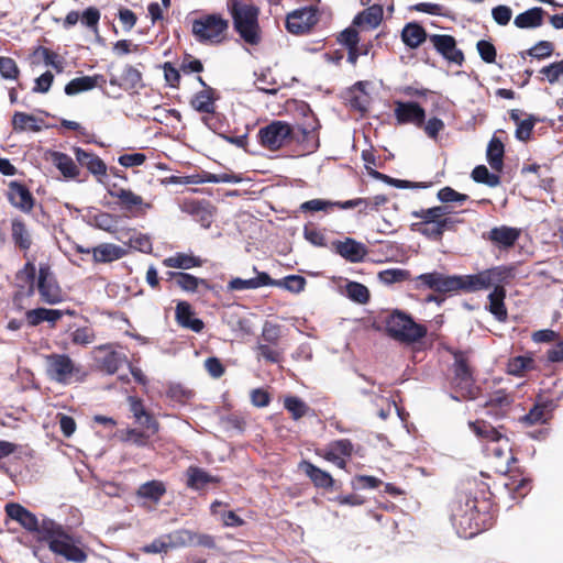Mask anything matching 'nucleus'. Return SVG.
Listing matches in <instances>:
<instances>
[{
	"mask_svg": "<svg viewBox=\"0 0 563 563\" xmlns=\"http://www.w3.org/2000/svg\"><path fill=\"white\" fill-rule=\"evenodd\" d=\"M163 265L169 268L190 269L202 265V261L186 253H176L163 260Z\"/></svg>",
	"mask_w": 563,
	"mask_h": 563,
	"instance_id": "nucleus-31",
	"label": "nucleus"
},
{
	"mask_svg": "<svg viewBox=\"0 0 563 563\" xmlns=\"http://www.w3.org/2000/svg\"><path fill=\"white\" fill-rule=\"evenodd\" d=\"M494 21L499 25H507L512 16V11L507 5H497L492 10Z\"/></svg>",
	"mask_w": 563,
	"mask_h": 563,
	"instance_id": "nucleus-62",
	"label": "nucleus"
},
{
	"mask_svg": "<svg viewBox=\"0 0 563 563\" xmlns=\"http://www.w3.org/2000/svg\"><path fill=\"white\" fill-rule=\"evenodd\" d=\"M427 37L424 29L418 23H408L401 32L402 42L410 48L419 47Z\"/></svg>",
	"mask_w": 563,
	"mask_h": 563,
	"instance_id": "nucleus-34",
	"label": "nucleus"
},
{
	"mask_svg": "<svg viewBox=\"0 0 563 563\" xmlns=\"http://www.w3.org/2000/svg\"><path fill=\"white\" fill-rule=\"evenodd\" d=\"M187 485L192 489H201L210 483H217L218 478L211 476L200 467L190 466L187 470Z\"/></svg>",
	"mask_w": 563,
	"mask_h": 563,
	"instance_id": "nucleus-35",
	"label": "nucleus"
},
{
	"mask_svg": "<svg viewBox=\"0 0 563 563\" xmlns=\"http://www.w3.org/2000/svg\"><path fill=\"white\" fill-rule=\"evenodd\" d=\"M25 317L27 323L32 327H35L43 321H47L54 325L63 317V311L57 309L36 308L29 310L25 313Z\"/></svg>",
	"mask_w": 563,
	"mask_h": 563,
	"instance_id": "nucleus-27",
	"label": "nucleus"
},
{
	"mask_svg": "<svg viewBox=\"0 0 563 563\" xmlns=\"http://www.w3.org/2000/svg\"><path fill=\"white\" fill-rule=\"evenodd\" d=\"M109 195L112 198H115L119 200L122 209L130 211V212H136V211H141L143 209H150L152 207L151 203L145 202L140 195H136L131 189L117 188V189L110 190Z\"/></svg>",
	"mask_w": 563,
	"mask_h": 563,
	"instance_id": "nucleus-13",
	"label": "nucleus"
},
{
	"mask_svg": "<svg viewBox=\"0 0 563 563\" xmlns=\"http://www.w3.org/2000/svg\"><path fill=\"white\" fill-rule=\"evenodd\" d=\"M512 404V397L504 389H498L492 393L486 400L484 408L486 413L493 418H504Z\"/></svg>",
	"mask_w": 563,
	"mask_h": 563,
	"instance_id": "nucleus-12",
	"label": "nucleus"
},
{
	"mask_svg": "<svg viewBox=\"0 0 563 563\" xmlns=\"http://www.w3.org/2000/svg\"><path fill=\"white\" fill-rule=\"evenodd\" d=\"M346 294L349 298L358 303H365L369 297L367 287L356 282L346 285Z\"/></svg>",
	"mask_w": 563,
	"mask_h": 563,
	"instance_id": "nucleus-52",
	"label": "nucleus"
},
{
	"mask_svg": "<svg viewBox=\"0 0 563 563\" xmlns=\"http://www.w3.org/2000/svg\"><path fill=\"white\" fill-rule=\"evenodd\" d=\"M75 345L87 346L96 341L95 331L89 327L77 328L70 333Z\"/></svg>",
	"mask_w": 563,
	"mask_h": 563,
	"instance_id": "nucleus-49",
	"label": "nucleus"
},
{
	"mask_svg": "<svg viewBox=\"0 0 563 563\" xmlns=\"http://www.w3.org/2000/svg\"><path fill=\"white\" fill-rule=\"evenodd\" d=\"M291 126L283 121H274L262 128L258 136L263 146L275 151L280 148L291 136Z\"/></svg>",
	"mask_w": 563,
	"mask_h": 563,
	"instance_id": "nucleus-8",
	"label": "nucleus"
},
{
	"mask_svg": "<svg viewBox=\"0 0 563 563\" xmlns=\"http://www.w3.org/2000/svg\"><path fill=\"white\" fill-rule=\"evenodd\" d=\"M553 52L552 43L548 41H540L528 51V54L536 58H545L551 56Z\"/></svg>",
	"mask_w": 563,
	"mask_h": 563,
	"instance_id": "nucleus-63",
	"label": "nucleus"
},
{
	"mask_svg": "<svg viewBox=\"0 0 563 563\" xmlns=\"http://www.w3.org/2000/svg\"><path fill=\"white\" fill-rule=\"evenodd\" d=\"M48 159L66 178H75L79 174V169L73 158L62 152H48Z\"/></svg>",
	"mask_w": 563,
	"mask_h": 563,
	"instance_id": "nucleus-24",
	"label": "nucleus"
},
{
	"mask_svg": "<svg viewBox=\"0 0 563 563\" xmlns=\"http://www.w3.org/2000/svg\"><path fill=\"white\" fill-rule=\"evenodd\" d=\"M11 231L14 243L22 250H29L32 244V239L25 224L15 219L12 221Z\"/></svg>",
	"mask_w": 563,
	"mask_h": 563,
	"instance_id": "nucleus-42",
	"label": "nucleus"
},
{
	"mask_svg": "<svg viewBox=\"0 0 563 563\" xmlns=\"http://www.w3.org/2000/svg\"><path fill=\"white\" fill-rule=\"evenodd\" d=\"M92 224L100 230L113 232L117 229L118 221L115 216L107 212H99L92 217Z\"/></svg>",
	"mask_w": 563,
	"mask_h": 563,
	"instance_id": "nucleus-50",
	"label": "nucleus"
},
{
	"mask_svg": "<svg viewBox=\"0 0 563 563\" xmlns=\"http://www.w3.org/2000/svg\"><path fill=\"white\" fill-rule=\"evenodd\" d=\"M520 236V230L507 225L495 227L488 232L487 239L499 247H511Z\"/></svg>",
	"mask_w": 563,
	"mask_h": 563,
	"instance_id": "nucleus-19",
	"label": "nucleus"
},
{
	"mask_svg": "<svg viewBox=\"0 0 563 563\" xmlns=\"http://www.w3.org/2000/svg\"><path fill=\"white\" fill-rule=\"evenodd\" d=\"M165 485L159 481H151L142 484L137 489V496L140 498L148 499L153 503H157L161 497L165 494Z\"/></svg>",
	"mask_w": 563,
	"mask_h": 563,
	"instance_id": "nucleus-37",
	"label": "nucleus"
},
{
	"mask_svg": "<svg viewBox=\"0 0 563 563\" xmlns=\"http://www.w3.org/2000/svg\"><path fill=\"white\" fill-rule=\"evenodd\" d=\"M504 157V144L497 139L493 137L487 146V161L494 170H501Z\"/></svg>",
	"mask_w": 563,
	"mask_h": 563,
	"instance_id": "nucleus-39",
	"label": "nucleus"
},
{
	"mask_svg": "<svg viewBox=\"0 0 563 563\" xmlns=\"http://www.w3.org/2000/svg\"><path fill=\"white\" fill-rule=\"evenodd\" d=\"M368 85L366 81H358L349 91L350 106L360 112H365L371 102V97L366 91Z\"/></svg>",
	"mask_w": 563,
	"mask_h": 563,
	"instance_id": "nucleus-21",
	"label": "nucleus"
},
{
	"mask_svg": "<svg viewBox=\"0 0 563 563\" xmlns=\"http://www.w3.org/2000/svg\"><path fill=\"white\" fill-rule=\"evenodd\" d=\"M395 115L399 123H412L422 125L426 112L416 102H396Z\"/></svg>",
	"mask_w": 563,
	"mask_h": 563,
	"instance_id": "nucleus-14",
	"label": "nucleus"
},
{
	"mask_svg": "<svg viewBox=\"0 0 563 563\" xmlns=\"http://www.w3.org/2000/svg\"><path fill=\"white\" fill-rule=\"evenodd\" d=\"M506 289L504 285L495 287L488 295L489 306L488 310L498 321H505L507 319V309L505 307Z\"/></svg>",
	"mask_w": 563,
	"mask_h": 563,
	"instance_id": "nucleus-25",
	"label": "nucleus"
},
{
	"mask_svg": "<svg viewBox=\"0 0 563 563\" xmlns=\"http://www.w3.org/2000/svg\"><path fill=\"white\" fill-rule=\"evenodd\" d=\"M190 106L198 112L213 113L214 112V91L208 87L195 93L190 101Z\"/></svg>",
	"mask_w": 563,
	"mask_h": 563,
	"instance_id": "nucleus-32",
	"label": "nucleus"
},
{
	"mask_svg": "<svg viewBox=\"0 0 563 563\" xmlns=\"http://www.w3.org/2000/svg\"><path fill=\"white\" fill-rule=\"evenodd\" d=\"M409 278V273L401 268H389L378 273V279L386 285L399 283Z\"/></svg>",
	"mask_w": 563,
	"mask_h": 563,
	"instance_id": "nucleus-51",
	"label": "nucleus"
},
{
	"mask_svg": "<svg viewBox=\"0 0 563 563\" xmlns=\"http://www.w3.org/2000/svg\"><path fill=\"white\" fill-rule=\"evenodd\" d=\"M552 409V401L538 402L533 406L529 413L522 418V421L530 426L544 423L551 418Z\"/></svg>",
	"mask_w": 563,
	"mask_h": 563,
	"instance_id": "nucleus-30",
	"label": "nucleus"
},
{
	"mask_svg": "<svg viewBox=\"0 0 563 563\" xmlns=\"http://www.w3.org/2000/svg\"><path fill=\"white\" fill-rule=\"evenodd\" d=\"M498 443L499 444L497 446L489 448L487 450L490 451L496 459L497 471L506 473L509 471V462L515 461V459L511 456L507 439L503 438V441Z\"/></svg>",
	"mask_w": 563,
	"mask_h": 563,
	"instance_id": "nucleus-33",
	"label": "nucleus"
},
{
	"mask_svg": "<svg viewBox=\"0 0 563 563\" xmlns=\"http://www.w3.org/2000/svg\"><path fill=\"white\" fill-rule=\"evenodd\" d=\"M438 198L442 202H459L462 203L467 200V196L455 191L451 187H444L438 191Z\"/></svg>",
	"mask_w": 563,
	"mask_h": 563,
	"instance_id": "nucleus-59",
	"label": "nucleus"
},
{
	"mask_svg": "<svg viewBox=\"0 0 563 563\" xmlns=\"http://www.w3.org/2000/svg\"><path fill=\"white\" fill-rule=\"evenodd\" d=\"M449 223L448 219H443L442 222L424 223L419 231L430 238H440L444 232Z\"/></svg>",
	"mask_w": 563,
	"mask_h": 563,
	"instance_id": "nucleus-56",
	"label": "nucleus"
},
{
	"mask_svg": "<svg viewBox=\"0 0 563 563\" xmlns=\"http://www.w3.org/2000/svg\"><path fill=\"white\" fill-rule=\"evenodd\" d=\"M510 118L516 122L517 129H516V137L520 141H527L529 140L533 126H534V120L529 118L525 120H520L519 114L517 111L512 110L510 113Z\"/></svg>",
	"mask_w": 563,
	"mask_h": 563,
	"instance_id": "nucleus-45",
	"label": "nucleus"
},
{
	"mask_svg": "<svg viewBox=\"0 0 563 563\" xmlns=\"http://www.w3.org/2000/svg\"><path fill=\"white\" fill-rule=\"evenodd\" d=\"M540 73L547 77L550 84H554L563 76V59L543 67Z\"/></svg>",
	"mask_w": 563,
	"mask_h": 563,
	"instance_id": "nucleus-61",
	"label": "nucleus"
},
{
	"mask_svg": "<svg viewBox=\"0 0 563 563\" xmlns=\"http://www.w3.org/2000/svg\"><path fill=\"white\" fill-rule=\"evenodd\" d=\"M285 408L292 415L294 419L301 418L308 410L307 405L297 397H287Z\"/></svg>",
	"mask_w": 563,
	"mask_h": 563,
	"instance_id": "nucleus-54",
	"label": "nucleus"
},
{
	"mask_svg": "<svg viewBox=\"0 0 563 563\" xmlns=\"http://www.w3.org/2000/svg\"><path fill=\"white\" fill-rule=\"evenodd\" d=\"M9 200L14 207L23 211H30L33 207V198L30 191L18 183L10 184Z\"/></svg>",
	"mask_w": 563,
	"mask_h": 563,
	"instance_id": "nucleus-23",
	"label": "nucleus"
},
{
	"mask_svg": "<svg viewBox=\"0 0 563 563\" xmlns=\"http://www.w3.org/2000/svg\"><path fill=\"white\" fill-rule=\"evenodd\" d=\"M12 125L15 132H38L42 130L43 120L25 112H15L12 118Z\"/></svg>",
	"mask_w": 563,
	"mask_h": 563,
	"instance_id": "nucleus-29",
	"label": "nucleus"
},
{
	"mask_svg": "<svg viewBox=\"0 0 563 563\" xmlns=\"http://www.w3.org/2000/svg\"><path fill=\"white\" fill-rule=\"evenodd\" d=\"M5 512L9 518L18 521L24 529L36 533L38 540L47 541L49 550L54 553L77 563L86 561V553L54 520L45 518L40 522L33 512L15 503L7 504Z\"/></svg>",
	"mask_w": 563,
	"mask_h": 563,
	"instance_id": "nucleus-1",
	"label": "nucleus"
},
{
	"mask_svg": "<svg viewBox=\"0 0 563 563\" xmlns=\"http://www.w3.org/2000/svg\"><path fill=\"white\" fill-rule=\"evenodd\" d=\"M19 67L14 59L10 57H0V75L4 79L14 80L19 76Z\"/></svg>",
	"mask_w": 563,
	"mask_h": 563,
	"instance_id": "nucleus-53",
	"label": "nucleus"
},
{
	"mask_svg": "<svg viewBox=\"0 0 563 563\" xmlns=\"http://www.w3.org/2000/svg\"><path fill=\"white\" fill-rule=\"evenodd\" d=\"M46 371L52 379L66 383L74 372V363L68 355L52 354L46 356Z\"/></svg>",
	"mask_w": 563,
	"mask_h": 563,
	"instance_id": "nucleus-10",
	"label": "nucleus"
},
{
	"mask_svg": "<svg viewBox=\"0 0 563 563\" xmlns=\"http://www.w3.org/2000/svg\"><path fill=\"white\" fill-rule=\"evenodd\" d=\"M200 284H206L203 279L197 278L190 274L181 273V275L178 276V283L177 286L180 287L185 291H196L198 286Z\"/></svg>",
	"mask_w": 563,
	"mask_h": 563,
	"instance_id": "nucleus-55",
	"label": "nucleus"
},
{
	"mask_svg": "<svg viewBox=\"0 0 563 563\" xmlns=\"http://www.w3.org/2000/svg\"><path fill=\"white\" fill-rule=\"evenodd\" d=\"M95 263H111L125 256L126 251L112 243H101L91 249Z\"/></svg>",
	"mask_w": 563,
	"mask_h": 563,
	"instance_id": "nucleus-20",
	"label": "nucleus"
},
{
	"mask_svg": "<svg viewBox=\"0 0 563 563\" xmlns=\"http://www.w3.org/2000/svg\"><path fill=\"white\" fill-rule=\"evenodd\" d=\"M176 318L180 325L195 332H200L203 329V322L200 319L194 318L190 305L186 301L177 303Z\"/></svg>",
	"mask_w": 563,
	"mask_h": 563,
	"instance_id": "nucleus-26",
	"label": "nucleus"
},
{
	"mask_svg": "<svg viewBox=\"0 0 563 563\" xmlns=\"http://www.w3.org/2000/svg\"><path fill=\"white\" fill-rule=\"evenodd\" d=\"M335 207L334 201L323 200V199H311L305 201L300 206L301 211H328L329 209Z\"/></svg>",
	"mask_w": 563,
	"mask_h": 563,
	"instance_id": "nucleus-57",
	"label": "nucleus"
},
{
	"mask_svg": "<svg viewBox=\"0 0 563 563\" xmlns=\"http://www.w3.org/2000/svg\"><path fill=\"white\" fill-rule=\"evenodd\" d=\"M389 335L402 343H413L423 338L427 329L416 323L408 314L394 311L386 323Z\"/></svg>",
	"mask_w": 563,
	"mask_h": 563,
	"instance_id": "nucleus-5",
	"label": "nucleus"
},
{
	"mask_svg": "<svg viewBox=\"0 0 563 563\" xmlns=\"http://www.w3.org/2000/svg\"><path fill=\"white\" fill-rule=\"evenodd\" d=\"M275 285V282L272 280L268 274L258 273L255 277L243 279V278H233L230 280L228 288L230 290H246V289H256L262 286Z\"/></svg>",
	"mask_w": 563,
	"mask_h": 563,
	"instance_id": "nucleus-22",
	"label": "nucleus"
},
{
	"mask_svg": "<svg viewBox=\"0 0 563 563\" xmlns=\"http://www.w3.org/2000/svg\"><path fill=\"white\" fill-rule=\"evenodd\" d=\"M454 368V384L461 390L463 397L473 399L477 395V388L473 384L472 373L463 358H456Z\"/></svg>",
	"mask_w": 563,
	"mask_h": 563,
	"instance_id": "nucleus-11",
	"label": "nucleus"
},
{
	"mask_svg": "<svg viewBox=\"0 0 563 563\" xmlns=\"http://www.w3.org/2000/svg\"><path fill=\"white\" fill-rule=\"evenodd\" d=\"M167 549H176L191 545L195 543L196 534L189 530H176L168 534H164Z\"/></svg>",
	"mask_w": 563,
	"mask_h": 563,
	"instance_id": "nucleus-36",
	"label": "nucleus"
},
{
	"mask_svg": "<svg viewBox=\"0 0 563 563\" xmlns=\"http://www.w3.org/2000/svg\"><path fill=\"white\" fill-rule=\"evenodd\" d=\"M229 21L220 14H205L192 20L191 33L201 44L216 45L224 41Z\"/></svg>",
	"mask_w": 563,
	"mask_h": 563,
	"instance_id": "nucleus-3",
	"label": "nucleus"
},
{
	"mask_svg": "<svg viewBox=\"0 0 563 563\" xmlns=\"http://www.w3.org/2000/svg\"><path fill=\"white\" fill-rule=\"evenodd\" d=\"M543 14L542 8L534 7L518 14L514 20V24L519 29H536L542 25Z\"/></svg>",
	"mask_w": 563,
	"mask_h": 563,
	"instance_id": "nucleus-28",
	"label": "nucleus"
},
{
	"mask_svg": "<svg viewBox=\"0 0 563 563\" xmlns=\"http://www.w3.org/2000/svg\"><path fill=\"white\" fill-rule=\"evenodd\" d=\"M449 213L448 207L439 206L429 209H421L420 211H413L412 216L419 218L424 223L442 222L443 217Z\"/></svg>",
	"mask_w": 563,
	"mask_h": 563,
	"instance_id": "nucleus-44",
	"label": "nucleus"
},
{
	"mask_svg": "<svg viewBox=\"0 0 563 563\" xmlns=\"http://www.w3.org/2000/svg\"><path fill=\"white\" fill-rule=\"evenodd\" d=\"M318 22L317 10L301 8L287 14L286 27L292 34H303Z\"/></svg>",
	"mask_w": 563,
	"mask_h": 563,
	"instance_id": "nucleus-9",
	"label": "nucleus"
},
{
	"mask_svg": "<svg viewBox=\"0 0 563 563\" xmlns=\"http://www.w3.org/2000/svg\"><path fill=\"white\" fill-rule=\"evenodd\" d=\"M152 434L147 431H139L137 429H126L120 432V439L123 442H130L137 446H145Z\"/></svg>",
	"mask_w": 563,
	"mask_h": 563,
	"instance_id": "nucleus-48",
	"label": "nucleus"
},
{
	"mask_svg": "<svg viewBox=\"0 0 563 563\" xmlns=\"http://www.w3.org/2000/svg\"><path fill=\"white\" fill-rule=\"evenodd\" d=\"M470 428L478 438L483 440L490 442L503 441V434L496 428L486 423L485 421L470 422Z\"/></svg>",
	"mask_w": 563,
	"mask_h": 563,
	"instance_id": "nucleus-40",
	"label": "nucleus"
},
{
	"mask_svg": "<svg viewBox=\"0 0 563 563\" xmlns=\"http://www.w3.org/2000/svg\"><path fill=\"white\" fill-rule=\"evenodd\" d=\"M142 86V74L133 66L126 65L121 74L120 87L124 90L137 89Z\"/></svg>",
	"mask_w": 563,
	"mask_h": 563,
	"instance_id": "nucleus-43",
	"label": "nucleus"
},
{
	"mask_svg": "<svg viewBox=\"0 0 563 563\" xmlns=\"http://www.w3.org/2000/svg\"><path fill=\"white\" fill-rule=\"evenodd\" d=\"M41 300L47 305H56L63 300L62 289L47 264H41L36 280Z\"/></svg>",
	"mask_w": 563,
	"mask_h": 563,
	"instance_id": "nucleus-6",
	"label": "nucleus"
},
{
	"mask_svg": "<svg viewBox=\"0 0 563 563\" xmlns=\"http://www.w3.org/2000/svg\"><path fill=\"white\" fill-rule=\"evenodd\" d=\"M534 361L530 356H516L508 362L507 369L511 375L520 376L533 368Z\"/></svg>",
	"mask_w": 563,
	"mask_h": 563,
	"instance_id": "nucleus-46",
	"label": "nucleus"
},
{
	"mask_svg": "<svg viewBox=\"0 0 563 563\" xmlns=\"http://www.w3.org/2000/svg\"><path fill=\"white\" fill-rule=\"evenodd\" d=\"M477 52L481 56V58L488 64H492L496 59V48L495 46L485 40H481L477 42Z\"/></svg>",
	"mask_w": 563,
	"mask_h": 563,
	"instance_id": "nucleus-58",
	"label": "nucleus"
},
{
	"mask_svg": "<svg viewBox=\"0 0 563 563\" xmlns=\"http://www.w3.org/2000/svg\"><path fill=\"white\" fill-rule=\"evenodd\" d=\"M472 178L476 183L485 184L489 187H497L500 179L497 175L489 173L484 165L476 166L472 172Z\"/></svg>",
	"mask_w": 563,
	"mask_h": 563,
	"instance_id": "nucleus-47",
	"label": "nucleus"
},
{
	"mask_svg": "<svg viewBox=\"0 0 563 563\" xmlns=\"http://www.w3.org/2000/svg\"><path fill=\"white\" fill-rule=\"evenodd\" d=\"M515 277V269L510 266H495L473 275H464V290L474 292L483 289L508 284Z\"/></svg>",
	"mask_w": 563,
	"mask_h": 563,
	"instance_id": "nucleus-4",
	"label": "nucleus"
},
{
	"mask_svg": "<svg viewBox=\"0 0 563 563\" xmlns=\"http://www.w3.org/2000/svg\"><path fill=\"white\" fill-rule=\"evenodd\" d=\"M104 84L106 78L102 75L82 76L71 79L65 87V93L74 96L96 87H102Z\"/></svg>",
	"mask_w": 563,
	"mask_h": 563,
	"instance_id": "nucleus-18",
	"label": "nucleus"
},
{
	"mask_svg": "<svg viewBox=\"0 0 563 563\" xmlns=\"http://www.w3.org/2000/svg\"><path fill=\"white\" fill-rule=\"evenodd\" d=\"M91 355L98 366L107 374H114L123 364L128 363L126 355L117 350L114 344L108 343L96 346Z\"/></svg>",
	"mask_w": 563,
	"mask_h": 563,
	"instance_id": "nucleus-7",
	"label": "nucleus"
},
{
	"mask_svg": "<svg viewBox=\"0 0 563 563\" xmlns=\"http://www.w3.org/2000/svg\"><path fill=\"white\" fill-rule=\"evenodd\" d=\"M130 245L131 247L144 253H148L152 250V243L150 238L141 233L131 236Z\"/></svg>",
	"mask_w": 563,
	"mask_h": 563,
	"instance_id": "nucleus-64",
	"label": "nucleus"
},
{
	"mask_svg": "<svg viewBox=\"0 0 563 563\" xmlns=\"http://www.w3.org/2000/svg\"><path fill=\"white\" fill-rule=\"evenodd\" d=\"M431 42L437 51L450 62L461 64L464 59L463 53L456 48V42L451 35H432Z\"/></svg>",
	"mask_w": 563,
	"mask_h": 563,
	"instance_id": "nucleus-15",
	"label": "nucleus"
},
{
	"mask_svg": "<svg viewBox=\"0 0 563 563\" xmlns=\"http://www.w3.org/2000/svg\"><path fill=\"white\" fill-rule=\"evenodd\" d=\"M464 290V276H444L442 275L439 291Z\"/></svg>",
	"mask_w": 563,
	"mask_h": 563,
	"instance_id": "nucleus-60",
	"label": "nucleus"
},
{
	"mask_svg": "<svg viewBox=\"0 0 563 563\" xmlns=\"http://www.w3.org/2000/svg\"><path fill=\"white\" fill-rule=\"evenodd\" d=\"M227 8L232 16L234 29L240 36L249 44H257L261 40L258 8L249 0H227Z\"/></svg>",
	"mask_w": 563,
	"mask_h": 563,
	"instance_id": "nucleus-2",
	"label": "nucleus"
},
{
	"mask_svg": "<svg viewBox=\"0 0 563 563\" xmlns=\"http://www.w3.org/2000/svg\"><path fill=\"white\" fill-rule=\"evenodd\" d=\"M352 451L353 445L349 440H338L328 445L322 456L338 467L344 468L346 465L345 457L350 456Z\"/></svg>",
	"mask_w": 563,
	"mask_h": 563,
	"instance_id": "nucleus-16",
	"label": "nucleus"
},
{
	"mask_svg": "<svg viewBox=\"0 0 563 563\" xmlns=\"http://www.w3.org/2000/svg\"><path fill=\"white\" fill-rule=\"evenodd\" d=\"M334 249L343 258L351 263L363 261L367 254V249L363 243L350 238H346L344 241L335 242Z\"/></svg>",
	"mask_w": 563,
	"mask_h": 563,
	"instance_id": "nucleus-17",
	"label": "nucleus"
},
{
	"mask_svg": "<svg viewBox=\"0 0 563 563\" xmlns=\"http://www.w3.org/2000/svg\"><path fill=\"white\" fill-rule=\"evenodd\" d=\"M302 467L306 474L311 478L316 486L322 488H328L332 486L333 479L328 472L318 468L317 466L309 462H305L302 464Z\"/></svg>",
	"mask_w": 563,
	"mask_h": 563,
	"instance_id": "nucleus-41",
	"label": "nucleus"
},
{
	"mask_svg": "<svg viewBox=\"0 0 563 563\" xmlns=\"http://www.w3.org/2000/svg\"><path fill=\"white\" fill-rule=\"evenodd\" d=\"M383 19V8L380 5H372L364 10L354 19L357 25H367L372 29L379 25Z\"/></svg>",
	"mask_w": 563,
	"mask_h": 563,
	"instance_id": "nucleus-38",
	"label": "nucleus"
}]
</instances>
